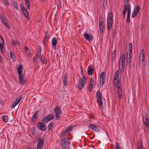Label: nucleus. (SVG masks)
I'll return each mask as SVG.
<instances>
[{
    "instance_id": "f257e3e1",
    "label": "nucleus",
    "mask_w": 149,
    "mask_h": 149,
    "mask_svg": "<svg viewBox=\"0 0 149 149\" xmlns=\"http://www.w3.org/2000/svg\"><path fill=\"white\" fill-rule=\"evenodd\" d=\"M70 142L68 138H63L61 140V145L63 149H69L70 148Z\"/></svg>"
},
{
    "instance_id": "f03ea898",
    "label": "nucleus",
    "mask_w": 149,
    "mask_h": 149,
    "mask_svg": "<svg viewBox=\"0 0 149 149\" xmlns=\"http://www.w3.org/2000/svg\"><path fill=\"white\" fill-rule=\"evenodd\" d=\"M86 81V79L84 76L80 79L78 85L79 89L81 90L82 89L84 86L85 85Z\"/></svg>"
},
{
    "instance_id": "7ed1b4c3",
    "label": "nucleus",
    "mask_w": 149,
    "mask_h": 149,
    "mask_svg": "<svg viewBox=\"0 0 149 149\" xmlns=\"http://www.w3.org/2000/svg\"><path fill=\"white\" fill-rule=\"evenodd\" d=\"M96 97L97 103L99 105L100 107L102 106V95L99 90H98L96 93Z\"/></svg>"
},
{
    "instance_id": "20e7f679",
    "label": "nucleus",
    "mask_w": 149,
    "mask_h": 149,
    "mask_svg": "<svg viewBox=\"0 0 149 149\" xmlns=\"http://www.w3.org/2000/svg\"><path fill=\"white\" fill-rule=\"evenodd\" d=\"M54 116L53 114H50L46 116L42 119V121L45 123H47L49 121L54 119Z\"/></svg>"
},
{
    "instance_id": "39448f33",
    "label": "nucleus",
    "mask_w": 149,
    "mask_h": 149,
    "mask_svg": "<svg viewBox=\"0 0 149 149\" xmlns=\"http://www.w3.org/2000/svg\"><path fill=\"white\" fill-rule=\"evenodd\" d=\"M61 107L59 106L56 107L54 109L56 118L57 120H59L61 113Z\"/></svg>"
},
{
    "instance_id": "423d86ee",
    "label": "nucleus",
    "mask_w": 149,
    "mask_h": 149,
    "mask_svg": "<svg viewBox=\"0 0 149 149\" xmlns=\"http://www.w3.org/2000/svg\"><path fill=\"white\" fill-rule=\"evenodd\" d=\"M37 126L38 128L40 130L45 131L46 129L45 125L43 123H38Z\"/></svg>"
},
{
    "instance_id": "0eeeda50",
    "label": "nucleus",
    "mask_w": 149,
    "mask_h": 149,
    "mask_svg": "<svg viewBox=\"0 0 149 149\" xmlns=\"http://www.w3.org/2000/svg\"><path fill=\"white\" fill-rule=\"evenodd\" d=\"M22 99V96L19 95L18 97H17L15 102L11 106V108L12 109L14 108L15 106Z\"/></svg>"
},
{
    "instance_id": "6e6552de",
    "label": "nucleus",
    "mask_w": 149,
    "mask_h": 149,
    "mask_svg": "<svg viewBox=\"0 0 149 149\" xmlns=\"http://www.w3.org/2000/svg\"><path fill=\"white\" fill-rule=\"evenodd\" d=\"M84 36L85 39L89 41L92 40L93 38L91 34H88L87 33H85L84 34Z\"/></svg>"
},
{
    "instance_id": "1a4fd4ad",
    "label": "nucleus",
    "mask_w": 149,
    "mask_h": 149,
    "mask_svg": "<svg viewBox=\"0 0 149 149\" xmlns=\"http://www.w3.org/2000/svg\"><path fill=\"white\" fill-rule=\"evenodd\" d=\"M89 128L92 129L94 132H98L99 130V129L97 126L93 125L92 124H90L88 126Z\"/></svg>"
},
{
    "instance_id": "9d476101",
    "label": "nucleus",
    "mask_w": 149,
    "mask_h": 149,
    "mask_svg": "<svg viewBox=\"0 0 149 149\" xmlns=\"http://www.w3.org/2000/svg\"><path fill=\"white\" fill-rule=\"evenodd\" d=\"M145 115L146 116L145 118L146 121L144 122V124L148 127L149 128V119L148 118V115L146 112L145 113Z\"/></svg>"
},
{
    "instance_id": "9b49d317",
    "label": "nucleus",
    "mask_w": 149,
    "mask_h": 149,
    "mask_svg": "<svg viewBox=\"0 0 149 149\" xmlns=\"http://www.w3.org/2000/svg\"><path fill=\"white\" fill-rule=\"evenodd\" d=\"M18 80L19 84L23 85L25 82L24 77L22 75L18 76Z\"/></svg>"
},
{
    "instance_id": "f8f14e48",
    "label": "nucleus",
    "mask_w": 149,
    "mask_h": 149,
    "mask_svg": "<svg viewBox=\"0 0 149 149\" xmlns=\"http://www.w3.org/2000/svg\"><path fill=\"white\" fill-rule=\"evenodd\" d=\"M49 36V34L48 33V32H47L46 33V35L43 41V44L45 45H46L47 42L48 41L49 39V38L50 37Z\"/></svg>"
},
{
    "instance_id": "ddd939ff",
    "label": "nucleus",
    "mask_w": 149,
    "mask_h": 149,
    "mask_svg": "<svg viewBox=\"0 0 149 149\" xmlns=\"http://www.w3.org/2000/svg\"><path fill=\"white\" fill-rule=\"evenodd\" d=\"M94 70V68H92L91 65L89 66L88 68L87 73L89 75H91L93 72Z\"/></svg>"
},
{
    "instance_id": "4468645a",
    "label": "nucleus",
    "mask_w": 149,
    "mask_h": 149,
    "mask_svg": "<svg viewBox=\"0 0 149 149\" xmlns=\"http://www.w3.org/2000/svg\"><path fill=\"white\" fill-rule=\"evenodd\" d=\"M17 73L18 76L22 75V74L23 70V67L21 65H19L17 68Z\"/></svg>"
},
{
    "instance_id": "2eb2a0df",
    "label": "nucleus",
    "mask_w": 149,
    "mask_h": 149,
    "mask_svg": "<svg viewBox=\"0 0 149 149\" xmlns=\"http://www.w3.org/2000/svg\"><path fill=\"white\" fill-rule=\"evenodd\" d=\"M99 26L100 32L102 33L103 31L104 28V25L103 24V22L102 21H100L99 22Z\"/></svg>"
},
{
    "instance_id": "dca6fc26",
    "label": "nucleus",
    "mask_w": 149,
    "mask_h": 149,
    "mask_svg": "<svg viewBox=\"0 0 149 149\" xmlns=\"http://www.w3.org/2000/svg\"><path fill=\"white\" fill-rule=\"evenodd\" d=\"M117 95L119 99H121L123 97L122 90H118L117 91Z\"/></svg>"
},
{
    "instance_id": "f3484780",
    "label": "nucleus",
    "mask_w": 149,
    "mask_h": 149,
    "mask_svg": "<svg viewBox=\"0 0 149 149\" xmlns=\"http://www.w3.org/2000/svg\"><path fill=\"white\" fill-rule=\"evenodd\" d=\"M132 57H128L127 55L126 63L128 64L129 67H130L131 63H132Z\"/></svg>"
},
{
    "instance_id": "a211bd4d",
    "label": "nucleus",
    "mask_w": 149,
    "mask_h": 149,
    "mask_svg": "<svg viewBox=\"0 0 149 149\" xmlns=\"http://www.w3.org/2000/svg\"><path fill=\"white\" fill-rule=\"evenodd\" d=\"M107 20L110 21L111 22L113 21V13L110 12L108 15Z\"/></svg>"
},
{
    "instance_id": "6ab92c4d",
    "label": "nucleus",
    "mask_w": 149,
    "mask_h": 149,
    "mask_svg": "<svg viewBox=\"0 0 149 149\" xmlns=\"http://www.w3.org/2000/svg\"><path fill=\"white\" fill-rule=\"evenodd\" d=\"M112 22L110 21L107 20V31H110V29L111 28V27L112 24Z\"/></svg>"
},
{
    "instance_id": "aec40b11",
    "label": "nucleus",
    "mask_w": 149,
    "mask_h": 149,
    "mask_svg": "<svg viewBox=\"0 0 149 149\" xmlns=\"http://www.w3.org/2000/svg\"><path fill=\"white\" fill-rule=\"evenodd\" d=\"M39 111L37 110L35 113L32 116L31 118L32 121H34L37 118L38 116Z\"/></svg>"
},
{
    "instance_id": "412c9836",
    "label": "nucleus",
    "mask_w": 149,
    "mask_h": 149,
    "mask_svg": "<svg viewBox=\"0 0 149 149\" xmlns=\"http://www.w3.org/2000/svg\"><path fill=\"white\" fill-rule=\"evenodd\" d=\"M141 8V7L139 6H136L135 7L133 12L138 14V13L140 12Z\"/></svg>"
},
{
    "instance_id": "4be33fe9",
    "label": "nucleus",
    "mask_w": 149,
    "mask_h": 149,
    "mask_svg": "<svg viewBox=\"0 0 149 149\" xmlns=\"http://www.w3.org/2000/svg\"><path fill=\"white\" fill-rule=\"evenodd\" d=\"M68 80L67 78V76L66 75L65 76L64 78L63 79V83L64 86H67L68 85Z\"/></svg>"
},
{
    "instance_id": "5701e85b",
    "label": "nucleus",
    "mask_w": 149,
    "mask_h": 149,
    "mask_svg": "<svg viewBox=\"0 0 149 149\" xmlns=\"http://www.w3.org/2000/svg\"><path fill=\"white\" fill-rule=\"evenodd\" d=\"M125 54H123L120 55V61L121 62H125Z\"/></svg>"
},
{
    "instance_id": "b1692460",
    "label": "nucleus",
    "mask_w": 149,
    "mask_h": 149,
    "mask_svg": "<svg viewBox=\"0 0 149 149\" xmlns=\"http://www.w3.org/2000/svg\"><path fill=\"white\" fill-rule=\"evenodd\" d=\"M127 8H126V4H125L124 6L123 9V11L122 14L123 15V18L124 19L125 18V14L126 13Z\"/></svg>"
},
{
    "instance_id": "393cba45",
    "label": "nucleus",
    "mask_w": 149,
    "mask_h": 149,
    "mask_svg": "<svg viewBox=\"0 0 149 149\" xmlns=\"http://www.w3.org/2000/svg\"><path fill=\"white\" fill-rule=\"evenodd\" d=\"M68 132L66 129L63 131L60 134V136L61 137H63L65 136H67L68 134Z\"/></svg>"
},
{
    "instance_id": "a878e982",
    "label": "nucleus",
    "mask_w": 149,
    "mask_h": 149,
    "mask_svg": "<svg viewBox=\"0 0 149 149\" xmlns=\"http://www.w3.org/2000/svg\"><path fill=\"white\" fill-rule=\"evenodd\" d=\"M121 65H122V68H120V67H119V69L120 70V71H121L122 72H123L124 70L125 69V62H121Z\"/></svg>"
},
{
    "instance_id": "bb28decb",
    "label": "nucleus",
    "mask_w": 149,
    "mask_h": 149,
    "mask_svg": "<svg viewBox=\"0 0 149 149\" xmlns=\"http://www.w3.org/2000/svg\"><path fill=\"white\" fill-rule=\"evenodd\" d=\"M52 44L53 45L55 46L57 44V38L56 37L53 38L52 41Z\"/></svg>"
},
{
    "instance_id": "cd10ccee",
    "label": "nucleus",
    "mask_w": 149,
    "mask_h": 149,
    "mask_svg": "<svg viewBox=\"0 0 149 149\" xmlns=\"http://www.w3.org/2000/svg\"><path fill=\"white\" fill-rule=\"evenodd\" d=\"M44 139L42 138H39L38 140V144L44 145Z\"/></svg>"
},
{
    "instance_id": "c85d7f7f",
    "label": "nucleus",
    "mask_w": 149,
    "mask_h": 149,
    "mask_svg": "<svg viewBox=\"0 0 149 149\" xmlns=\"http://www.w3.org/2000/svg\"><path fill=\"white\" fill-rule=\"evenodd\" d=\"M126 8L127 9V13L130 14L131 13V7L129 4H126Z\"/></svg>"
},
{
    "instance_id": "c756f323",
    "label": "nucleus",
    "mask_w": 149,
    "mask_h": 149,
    "mask_svg": "<svg viewBox=\"0 0 149 149\" xmlns=\"http://www.w3.org/2000/svg\"><path fill=\"white\" fill-rule=\"evenodd\" d=\"M115 86L117 87V90H118L122 89L120 88L121 85L120 83L119 82V80H118L116 85Z\"/></svg>"
},
{
    "instance_id": "7c9ffc66",
    "label": "nucleus",
    "mask_w": 149,
    "mask_h": 149,
    "mask_svg": "<svg viewBox=\"0 0 149 149\" xmlns=\"http://www.w3.org/2000/svg\"><path fill=\"white\" fill-rule=\"evenodd\" d=\"M137 145L138 149H143V146L142 142H140L138 143Z\"/></svg>"
},
{
    "instance_id": "2f4dec72",
    "label": "nucleus",
    "mask_w": 149,
    "mask_h": 149,
    "mask_svg": "<svg viewBox=\"0 0 149 149\" xmlns=\"http://www.w3.org/2000/svg\"><path fill=\"white\" fill-rule=\"evenodd\" d=\"M0 20L2 23L4 24L5 23L7 22L6 20L5 19V17L3 15H1L0 16Z\"/></svg>"
},
{
    "instance_id": "473e14b6",
    "label": "nucleus",
    "mask_w": 149,
    "mask_h": 149,
    "mask_svg": "<svg viewBox=\"0 0 149 149\" xmlns=\"http://www.w3.org/2000/svg\"><path fill=\"white\" fill-rule=\"evenodd\" d=\"M105 75V72H102L100 76V81H104V77Z\"/></svg>"
},
{
    "instance_id": "72a5a7b5",
    "label": "nucleus",
    "mask_w": 149,
    "mask_h": 149,
    "mask_svg": "<svg viewBox=\"0 0 149 149\" xmlns=\"http://www.w3.org/2000/svg\"><path fill=\"white\" fill-rule=\"evenodd\" d=\"M24 1L25 2V4L26 5L27 9L29 10L30 9V3L29 0H24Z\"/></svg>"
},
{
    "instance_id": "f704fd0d",
    "label": "nucleus",
    "mask_w": 149,
    "mask_h": 149,
    "mask_svg": "<svg viewBox=\"0 0 149 149\" xmlns=\"http://www.w3.org/2000/svg\"><path fill=\"white\" fill-rule=\"evenodd\" d=\"M141 56V58L140 57V61L141 63L143 64L145 62L146 56H143V57L142 56Z\"/></svg>"
},
{
    "instance_id": "c9c22d12",
    "label": "nucleus",
    "mask_w": 149,
    "mask_h": 149,
    "mask_svg": "<svg viewBox=\"0 0 149 149\" xmlns=\"http://www.w3.org/2000/svg\"><path fill=\"white\" fill-rule=\"evenodd\" d=\"M53 125L54 123L53 122H51L49 124L48 126V130H52Z\"/></svg>"
},
{
    "instance_id": "e433bc0d",
    "label": "nucleus",
    "mask_w": 149,
    "mask_h": 149,
    "mask_svg": "<svg viewBox=\"0 0 149 149\" xmlns=\"http://www.w3.org/2000/svg\"><path fill=\"white\" fill-rule=\"evenodd\" d=\"M3 121L4 122H7L8 120V117L6 116H2Z\"/></svg>"
},
{
    "instance_id": "4c0bfd02",
    "label": "nucleus",
    "mask_w": 149,
    "mask_h": 149,
    "mask_svg": "<svg viewBox=\"0 0 149 149\" xmlns=\"http://www.w3.org/2000/svg\"><path fill=\"white\" fill-rule=\"evenodd\" d=\"M22 13L27 19L29 18L28 12L26 9L23 11V12Z\"/></svg>"
},
{
    "instance_id": "58836bf2",
    "label": "nucleus",
    "mask_w": 149,
    "mask_h": 149,
    "mask_svg": "<svg viewBox=\"0 0 149 149\" xmlns=\"http://www.w3.org/2000/svg\"><path fill=\"white\" fill-rule=\"evenodd\" d=\"M93 84L92 83H89L88 87V91L89 92H91L92 91Z\"/></svg>"
},
{
    "instance_id": "ea45409f",
    "label": "nucleus",
    "mask_w": 149,
    "mask_h": 149,
    "mask_svg": "<svg viewBox=\"0 0 149 149\" xmlns=\"http://www.w3.org/2000/svg\"><path fill=\"white\" fill-rule=\"evenodd\" d=\"M39 55L38 54H36L35 55L33 58V62H36L37 60V58H38Z\"/></svg>"
},
{
    "instance_id": "a19ab883",
    "label": "nucleus",
    "mask_w": 149,
    "mask_h": 149,
    "mask_svg": "<svg viewBox=\"0 0 149 149\" xmlns=\"http://www.w3.org/2000/svg\"><path fill=\"white\" fill-rule=\"evenodd\" d=\"M141 56H142L143 57V56H146L145 52L143 49H142L141 50L140 54L139 56L140 57H141Z\"/></svg>"
},
{
    "instance_id": "79ce46f5",
    "label": "nucleus",
    "mask_w": 149,
    "mask_h": 149,
    "mask_svg": "<svg viewBox=\"0 0 149 149\" xmlns=\"http://www.w3.org/2000/svg\"><path fill=\"white\" fill-rule=\"evenodd\" d=\"M127 55L128 57H132V50H128L127 53Z\"/></svg>"
},
{
    "instance_id": "37998d69",
    "label": "nucleus",
    "mask_w": 149,
    "mask_h": 149,
    "mask_svg": "<svg viewBox=\"0 0 149 149\" xmlns=\"http://www.w3.org/2000/svg\"><path fill=\"white\" fill-rule=\"evenodd\" d=\"M12 5L14 7L16 10L17 11H18V6L17 3L15 2H14L13 3Z\"/></svg>"
},
{
    "instance_id": "c03bdc74",
    "label": "nucleus",
    "mask_w": 149,
    "mask_h": 149,
    "mask_svg": "<svg viewBox=\"0 0 149 149\" xmlns=\"http://www.w3.org/2000/svg\"><path fill=\"white\" fill-rule=\"evenodd\" d=\"M119 71L117 70L115 72V75L114 77V78H117L119 80Z\"/></svg>"
},
{
    "instance_id": "a18cd8bd",
    "label": "nucleus",
    "mask_w": 149,
    "mask_h": 149,
    "mask_svg": "<svg viewBox=\"0 0 149 149\" xmlns=\"http://www.w3.org/2000/svg\"><path fill=\"white\" fill-rule=\"evenodd\" d=\"M66 129L68 132L70 131H71L72 129V126H69Z\"/></svg>"
},
{
    "instance_id": "49530a36",
    "label": "nucleus",
    "mask_w": 149,
    "mask_h": 149,
    "mask_svg": "<svg viewBox=\"0 0 149 149\" xmlns=\"http://www.w3.org/2000/svg\"><path fill=\"white\" fill-rule=\"evenodd\" d=\"M10 54L11 58L12 59H15V56L14 54L12 52V51H11L10 52Z\"/></svg>"
},
{
    "instance_id": "de8ad7c7",
    "label": "nucleus",
    "mask_w": 149,
    "mask_h": 149,
    "mask_svg": "<svg viewBox=\"0 0 149 149\" xmlns=\"http://www.w3.org/2000/svg\"><path fill=\"white\" fill-rule=\"evenodd\" d=\"M107 0H104L103 1V4L102 6L104 8H105V7L107 6Z\"/></svg>"
},
{
    "instance_id": "09e8293b",
    "label": "nucleus",
    "mask_w": 149,
    "mask_h": 149,
    "mask_svg": "<svg viewBox=\"0 0 149 149\" xmlns=\"http://www.w3.org/2000/svg\"><path fill=\"white\" fill-rule=\"evenodd\" d=\"M24 48L26 52L27 53L28 55H29L30 54V53L29 52L28 48L27 47H25Z\"/></svg>"
},
{
    "instance_id": "8fccbe9b",
    "label": "nucleus",
    "mask_w": 149,
    "mask_h": 149,
    "mask_svg": "<svg viewBox=\"0 0 149 149\" xmlns=\"http://www.w3.org/2000/svg\"><path fill=\"white\" fill-rule=\"evenodd\" d=\"M43 57V55H40V62H41L43 63H45V59H44V60H42V58Z\"/></svg>"
},
{
    "instance_id": "3c124183",
    "label": "nucleus",
    "mask_w": 149,
    "mask_h": 149,
    "mask_svg": "<svg viewBox=\"0 0 149 149\" xmlns=\"http://www.w3.org/2000/svg\"><path fill=\"white\" fill-rule=\"evenodd\" d=\"M132 43H130L128 46V50H132Z\"/></svg>"
},
{
    "instance_id": "603ef678",
    "label": "nucleus",
    "mask_w": 149,
    "mask_h": 149,
    "mask_svg": "<svg viewBox=\"0 0 149 149\" xmlns=\"http://www.w3.org/2000/svg\"><path fill=\"white\" fill-rule=\"evenodd\" d=\"M4 47V43H2L0 44V49L1 50V51H2L3 48Z\"/></svg>"
},
{
    "instance_id": "864d4df0",
    "label": "nucleus",
    "mask_w": 149,
    "mask_h": 149,
    "mask_svg": "<svg viewBox=\"0 0 149 149\" xmlns=\"http://www.w3.org/2000/svg\"><path fill=\"white\" fill-rule=\"evenodd\" d=\"M4 2L5 5L7 6H8L9 4L7 1V0H2Z\"/></svg>"
},
{
    "instance_id": "5fc2aeb1",
    "label": "nucleus",
    "mask_w": 149,
    "mask_h": 149,
    "mask_svg": "<svg viewBox=\"0 0 149 149\" xmlns=\"http://www.w3.org/2000/svg\"><path fill=\"white\" fill-rule=\"evenodd\" d=\"M43 145L38 144L37 145V149H42V147Z\"/></svg>"
},
{
    "instance_id": "6e6d98bb",
    "label": "nucleus",
    "mask_w": 149,
    "mask_h": 149,
    "mask_svg": "<svg viewBox=\"0 0 149 149\" xmlns=\"http://www.w3.org/2000/svg\"><path fill=\"white\" fill-rule=\"evenodd\" d=\"M118 80V79L117 78H114V80H113V83H114V84L115 86H116V84L117 82V80Z\"/></svg>"
},
{
    "instance_id": "4d7b16f0",
    "label": "nucleus",
    "mask_w": 149,
    "mask_h": 149,
    "mask_svg": "<svg viewBox=\"0 0 149 149\" xmlns=\"http://www.w3.org/2000/svg\"><path fill=\"white\" fill-rule=\"evenodd\" d=\"M115 148L116 149H120L119 145L117 142H116L115 144Z\"/></svg>"
},
{
    "instance_id": "13d9d810",
    "label": "nucleus",
    "mask_w": 149,
    "mask_h": 149,
    "mask_svg": "<svg viewBox=\"0 0 149 149\" xmlns=\"http://www.w3.org/2000/svg\"><path fill=\"white\" fill-rule=\"evenodd\" d=\"M104 83V81H100L99 84L100 86H102Z\"/></svg>"
},
{
    "instance_id": "bf43d9fd",
    "label": "nucleus",
    "mask_w": 149,
    "mask_h": 149,
    "mask_svg": "<svg viewBox=\"0 0 149 149\" xmlns=\"http://www.w3.org/2000/svg\"><path fill=\"white\" fill-rule=\"evenodd\" d=\"M4 42V41L3 38L1 36L0 37V44Z\"/></svg>"
},
{
    "instance_id": "052dcab7",
    "label": "nucleus",
    "mask_w": 149,
    "mask_h": 149,
    "mask_svg": "<svg viewBox=\"0 0 149 149\" xmlns=\"http://www.w3.org/2000/svg\"><path fill=\"white\" fill-rule=\"evenodd\" d=\"M4 24L7 28L8 29H10V27L9 26V25H8V24L7 22L5 23V24Z\"/></svg>"
},
{
    "instance_id": "680f3d73",
    "label": "nucleus",
    "mask_w": 149,
    "mask_h": 149,
    "mask_svg": "<svg viewBox=\"0 0 149 149\" xmlns=\"http://www.w3.org/2000/svg\"><path fill=\"white\" fill-rule=\"evenodd\" d=\"M137 15V14H136V13H135L133 12L132 14V18H134Z\"/></svg>"
},
{
    "instance_id": "e2e57ef3",
    "label": "nucleus",
    "mask_w": 149,
    "mask_h": 149,
    "mask_svg": "<svg viewBox=\"0 0 149 149\" xmlns=\"http://www.w3.org/2000/svg\"><path fill=\"white\" fill-rule=\"evenodd\" d=\"M130 17H127L126 22L127 23H129L130 22Z\"/></svg>"
},
{
    "instance_id": "0e129e2a",
    "label": "nucleus",
    "mask_w": 149,
    "mask_h": 149,
    "mask_svg": "<svg viewBox=\"0 0 149 149\" xmlns=\"http://www.w3.org/2000/svg\"><path fill=\"white\" fill-rule=\"evenodd\" d=\"M94 79L93 77L91 78L90 79L89 83H92V82H94Z\"/></svg>"
},
{
    "instance_id": "69168bd1",
    "label": "nucleus",
    "mask_w": 149,
    "mask_h": 149,
    "mask_svg": "<svg viewBox=\"0 0 149 149\" xmlns=\"http://www.w3.org/2000/svg\"><path fill=\"white\" fill-rule=\"evenodd\" d=\"M12 43L14 45H17V42L16 40L15 41H12Z\"/></svg>"
},
{
    "instance_id": "338daca9",
    "label": "nucleus",
    "mask_w": 149,
    "mask_h": 149,
    "mask_svg": "<svg viewBox=\"0 0 149 149\" xmlns=\"http://www.w3.org/2000/svg\"><path fill=\"white\" fill-rule=\"evenodd\" d=\"M21 10L22 12H23V11L26 10V9L24 7L23 8H22Z\"/></svg>"
},
{
    "instance_id": "774afa93",
    "label": "nucleus",
    "mask_w": 149,
    "mask_h": 149,
    "mask_svg": "<svg viewBox=\"0 0 149 149\" xmlns=\"http://www.w3.org/2000/svg\"><path fill=\"white\" fill-rule=\"evenodd\" d=\"M116 50H114L113 52V56H116Z\"/></svg>"
}]
</instances>
